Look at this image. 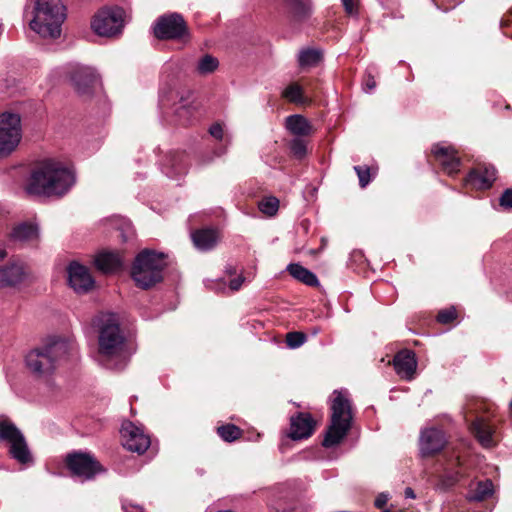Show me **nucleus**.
I'll return each instance as SVG.
<instances>
[{
	"mask_svg": "<svg viewBox=\"0 0 512 512\" xmlns=\"http://www.w3.org/2000/svg\"><path fill=\"white\" fill-rule=\"evenodd\" d=\"M98 349L96 360L109 369H122L129 360L125 337L115 314L104 313L97 318Z\"/></svg>",
	"mask_w": 512,
	"mask_h": 512,
	"instance_id": "1",
	"label": "nucleus"
},
{
	"mask_svg": "<svg viewBox=\"0 0 512 512\" xmlns=\"http://www.w3.org/2000/svg\"><path fill=\"white\" fill-rule=\"evenodd\" d=\"M73 173L54 160L41 162L33 171L28 192L44 196H62L74 184Z\"/></svg>",
	"mask_w": 512,
	"mask_h": 512,
	"instance_id": "2",
	"label": "nucleus"
},
{
	"mask_svg": "<svg viewBox=\"0 0 512 512\" xmlns=\"http://www.w3.org/2000/svg\"><path fill=\"white\" fill-rule=\"evenodd\" d=\"M65 19L66 8L62 0H37L30 27L44 38L55 39L60 36Z\"/></svg>",
	"mask_w": 512,
	"mask_h": 512,
	"instance_id": "3",
	"label": "nucleus"
},
{
	"mask_svg": "<svg viewBox=\"0 0 512 512\" xmlns=\"http://www.w3.org/2000/svg\"><path fill=\"white\" fill-rule=\"evenodd\" d=\"M352 422V408L346 390H335L331 397V423L323 445L332 447L339 444L347 435Z\"/></svg>",
	"mask_w": 512,
	"mask_h": 512,
	"instance_id": "4",
	"label": "nucleus"
},
{
	"mask_svg": "<svg viewBox=\"0 0 512 512\" xmlns=\"http://www.w3.org/2000/svg\"><path fill=\"white\" fill-rule=\"evenodd\" d=\"M66 351L67 345L64 341H52L31 350L26 355V365L35 376L39 378L47 377L56 369L58 361L65 355Z\"/></svg>",
	"mask_w": 512,
	"mask_h": 512,
	"instance_id": "5",
	"label": "nucleus"
},
{
	"mask_svg": "<svg viewBox=\"0 0 512 512\" xmlns=\"http://www.w3.org/2000/svg\"><path fill=\"white\" fill-rule=\"evenodd\" d=\"M166 265L165 255L144 250L136 257L132 267V278L136 285L147 289L160 282Z\"/></svg>",
	"mask_w": 512,
	"mask_h": 512,
	"instance_id": "6",
	"label": "nucleus"
},
{
	"mask_svg": "<svg viewBox=\"0 0 512 512\" xmlns=\"http://www.w3.org/2000/svg\"><path fill=\"white\" fill-rule=\"evenodd\" d=\"M0 441L6 444L10 456L18 463H32V455L23 433L4 415H0Z\"/></svg>",
	"mask_w": 512,
	"mask_h": 512,
	"instance_id": "7",
	"label": "nucleus"
},
{
	"mask_svg": "<svg viewBox=\"0 0 512 512\" xmlns=\"http://www.w3.org/2000/svg\"><path fill=\"white\" fill-rule=\"evenodd\" d=\"M153 35L158 40L188 41L191 37L189 26L184 17L177 12L159 16L153 25Z\"/></svg>",
	"mask_w": 512,
	"mask_h": 512,
	"instance_id": "8",
	"label": "nucleus"
},
{
	"mask_svg": "<svg viewBox=\"0 0 512 512\" xmlns=\"http://www.w3.org/2000/svg\"><path fill=\"white\" fill-rule=\"evenodd\" d=\"M121 8H104L99 10L91 21L92 30L99 36L112 37L121 32L123 27Z\"/></svg>",
	"mask_w": 512,
	"mask_h": 512,
	"instance_id": "9",
	"label": "nucleus"
},
{
	"mask_svg": "<svg viewBox=\"0 0 512 512\" xmlns=\"http://www.w3.org/2000/svg\"><path fill=\"white\" fill-rule=\"evenodd\" d=\"M431 154L447 175H455L460 171L461 158L459 151L447 142H439L431 147Z\"/></svg>",
	"mask_w": 512,
	"mask_h": 512,
	"instance_id": "10",
	"label": "nucleus"
},
{
	"mask_svg": "<svg viewBox=\"0 0 512 512\" xmlns=\"http://www.w3.org/2000/svg\"><path fill=\"white\" fill-rule=\"evenodd\" d=\"M66 464L75 476L84 480H90L102 471L101 465L88 453H71L66 457Z\"/></svg>",
	"mask_w": 512,
	"mask_h": 512,
	"instance_id": "11",
	"label": "nucleus"
},
{
	"mask_svg": "<svg viewBox=\"0 0 512 512\" xmlns=\"http://www.w3.org/2000/svg\"><path fill=\"white\" fill-rule=\"evenodd\" d=\"M74 89L81 97L89 98L94 94L98 76L91 67L76 65L69 71Z\"/></svg>",
	"mask_w": 512,
	"mask_h": 512,
	"instance_id": "12",
	"label": "nucleus"
},
{
	"mask_svg": "<svg viewBox=\"0 0 512 512\" xmlns=\"http://www.w3.org/2000/svg\"><path fill=\"white\" fill-rule=\"evenodd\" d=\"M285 7L289 25L300 29L312 17L314 8L312 0H280Z\"/></svg>",
	"mask_w": 512,
	"mask_h": 512,
	"instance_id": "13",
	"label": "nucleus"
},
{
	"mask_svg": "<svg viewBox=\"0 0 512 512\" xmlns=\"http://www.w3.org/2000/svg\"><path fill=\"white\" fill-rule=\"evenodd\" d=\"M121 437L123 446L132 452L144 453L150 446V437L143 429L130 421L122 424Z\"/></svg>",
	"mask_w": 512,
	"mask_h": 512,
	"instance_id": "14",
	"label": "nucleus"
},
{
	"mask_svg": "<svg viewBox=\"0 0 512 512\" xmlns=\"http://www.w3.org/2000/svg\"><path fill=\"white\" fill-rule=\"evenodd\" d=\"M199 115V103L191 99L190 92L187 93V96L181 95L179 100L173 104L175 125H194V120H196Z\"/></svg>",
	"mask_w": 512,
	"mask_h": 512,
	"instance_id": "15",
	"label": "nucleus"
},
{
	"mask_svg": "<svg viewBox=\"0 0 512 512\" xmlns=\"http://www.w3.org/2000/svg\"><path fill=\"white\" fill-rule=\"evenodd\" d=\"M67 273L68 283L77 294H85L93 289L95 281L87 267L72 262L67 268Z\"/></svg>",
	"mask_w": 512,
	"mask_h": 512,
	"instance_id": "16",
	"label": "nucleus"
},
{
	"mask_svg": "<svg viewBox=\"0 0 512 512\" xmlns=\"http://www.w3.org/2000/svg\"><path fill=\"white\" fill-rule=\"evenodd\" d=\"M446 444V438L441 430L427 428L420 435V452L424 457L433 456L440 452Z\"/></svg>",
	"mask_w": 512,
	"mask_h": 512,
	"instance_id": "17",
	"label": "nucleus"
},
{
	"mask_svg": "<svg viewBox=\"0 0 512 512\" xmlns=\"http://www.w3.org/2000/svg\"><path fill=\"white\" fill-rule=\"evenodd\" d=\"M496 179V169L493 166H481L472 170L465 182L476 189H488Z\"/></svg>",
	"mask_w": 512,
	"mask_h": 512,
	"instance_id": "18",
	"label": "nucleus"
},
{
	"mask_svg": "<svg viewBox=\"0 0 512 512\" xmlns=\"http://www.w3.org/2000/svg\"><path fill=\"white\" fill-rule=\"evenodd\" d=\"M315 422L312 417L306 413H299L291 418L290 437L294 440L308 438L312 435Z\"/></svg>",
	"mask_w": 512,
	"mask_h": 512,
	"instance_id": "19",
	"label": "nucleus"
},
{
	"mask_svg": "<svg viewBox=\"0 0 512 512\" xmlns=\"http://www.w3.org/2000/svg\"><path fill=\"white\" fill-rule=\"evenodd\" d=\"M393 364L397 374L401 378L407 380L413 378L417 367V361L413 352L408 350L399 352L394 357Z\"/></svg>",
	"mask_w": 512,
	"mask_h": 512,
	"instance_id": "20",
	"label": "nucleus"
},
{
	"mask_svg": "<svg viewBox=\"0 0 512 512\" xmlns=\"http://www.w3.org/2000/svg\"><path fill=\"white\" fill-rule=\"evenodd\" d=\"M471 431L483 447L491 448L496 445L495 430L484 419L477 418L471 425Z\"/></svg>",
	"mask_w": 512,
	"mask_h": 512,
	"instance_id": "21",
	"label": "nucleus"
},
{
	"mask_svg": "<svg viewBox=\"0 0 512 512\" xmlns=\"http://www.w3.org/2000/svg\"><path fill=\"white\" fill-rule=\"evenodd\" d=\"M191 238L198 250L209 251L217 245L221 236L218 230L205 228L194 231Z\"/></svg>",
	"mask_w": 512,
	"mask_h": 512,
	"instance_id": "22",
	"label": "nucleus"
},
{
	"mask_svg": "<svg viewBox=\"0 0 512 512\" xmlns=\"http://www.w3.org/2000/svg\"><path fill=\"white\" fill-rule=\"evenodd\" d=\"M96 267L104 273L118 270L123 265V258L118 252L103 251L95 258Z\"/></svg>",
	"mask_w": 512,
	"mask_h": 512,
	"instance_id": "23",
	"label": "nucleus"
},
{
	"mask_svg": "<svg viewBox=\"0 0 512 512\" xmlns=\"http://www.w3.org/2000/svg\"><path fill=\"white\" fill-rule=\"evenodd\" d=\"M10 238L14 242L19 243H32L39 238L38 226L34 223L24 222L12 230Z\"/></svg>",
	"mask_w": 512,
	"mask_h": 512,
	"instance_id": "24",
	"label": "nucleus"
},
{
	"mask_svg": "<svg viewBox=\"0 0 512 512\" xmlns=\"http://www.w3.org/2000/svg\"><path fill=\"white\" fill-rule=\"evenodd\" d=\"M21 130H0V158L9 156L20 144Z\"/></svg>",
	"mask_w": 512,
	"mask_h": 512,
	"instance_id": "25",
	"label": "nucleus"
},
{
	"mask_svg": "<svg viewBox=\"0 0 512 512\" xmlns=\"http://www.w3.org/2000/svg\"><path fill=\"white\" fill-rule=\"evenodd\" d=\"M26 275L22 263H12L0 269V285H15L20 283Z\"/></svg>",
	"mask_w": 512,
	"mask_h": 512,
	"instance_id": "26",
	"label": "nucleus"
},
{
	"mask_svg": "<svg viewBox=\"0 0 512 512\" xmlns=\"http://www.w3.org/2000/svg\"><path fill=\"white\" fill-rule=\"evenodd\" d=\"M494 492L491 480L479 481L470 485L468 499L471 501H482L492 496Z\"/></svg>",
	"mask_w": 512,
	"mask_h": 512,
	"instance_id": "27",
	"label": "nucleus"
},
{
	"mask_svg": "<svg viewBox=\"0 0 512 512\" xmlns=\"http://www.w3.org/2000/svg\"><path fill=\"white\" fill-rule=\"evenodd\" d=\"M323 59L320 50L314 48H306L299 52L298 65L301 69L316 67Z\"/></svg>",
	"mask_w": 512,
	"mask_h": 512,
	"instance_id": "28",
	"label": "nucleus"
},
{
	"mask_svg": "<svg viewBox=\"0 0 512 512\" xmlns=\"http://www.w3.org/2000/svg\"><path fill=\"white\" fill-rule=\"evenodd\" d=\"M287 270L292 277L306 285L317 286L319 284L316 275L300 264H289Z\"/></svg>",
	"mask_w": 512,
	"mask_h": 512,
	"instance_id": "29",
	"label": "nucleus"
},
{
	"mask_svg": "<svg viewBox=\"0 0 512 512\" xmlns=\"http://www.w3.org/2000/svg\"><path fill=\"white\" fill-rule=\"evenodd\" d=\"M282 97L294 104H307L310 102L307 96H305L302 87L294 82L288 85L282 92Z\"/></svg>",
	"mask_w": 512,
	"mask_h": 512,
	"instance_id": "30",
	"label": "nucleus"
},
{
	"mask_svg": "<svg viewBox=\"0 0 512 512\" xmlns=\"http://www.w3.org/2000/svg\"><path fill=\"white\" fill-rule=\"evenodd\" d=\"M293 139L291 140V150L293 154L301 158L306 154L307 151V140L309 130H292Z\"/></svg>",
	"mask_w": 512,
	"mask_h": 512,
	"instance_id": "31",
	"label": "nucleus"
},
{
	"mask_svg": "<svg viewBox=\"0 0 512 512\" xmlns=\"http://www.w3.org/2000/svg\"><path fill=\"white\" fill-rule=\"evenodd\" d=\"M219 65L217 58L210 54H206L200 58L197 65V72L201 75L213 73Z\"/></svg>",
	"mask_w": 512,
	"mask_h": 512,
	"instance_id": "32",
	"label": "nucleus"
},
{
	"mask_svg": "<svg viewBox=\"0 0 512 512\" xmlns=\"http://www.w3.org/2000/svg\"><path fill=\"white\" fill-rule=\"evenodd\" d=\"M218 435L226 442H233L240 438L242 431L233 424L222 425L217 428Z\"/></svg>",
	"mask_w": 512,
	"mask_h": 512,
	"instance_id": "33",
	"label": "nucleus"
},
{
	"mask_svg": "<svg viewBox=\"0 0 512 512\" xmlns=\"http://www.w3.org/2000/svg\"><path fill=\"white\" fill-rule=\"evenodd\" d=\"M258 208L263 214L274 216L279 209V200L273 196L265 197L258 203Z\"/></svg>",
	"mask_w": 512,
	"mask_h": 512,
	"instance_id": "34",
	"label": "nucleus"
},
{
	"mask_svg": "<svg viewBox=\"0 0 512 512\" xmlns=\"http://www.w3.org/2000/svg\"><path fill=\"white\" fill-rule=\"evenodd\" d=\"M20 125L19 114L8 111L0 113V128H21Z\"/></svg>",
	"mask_w": 512,
	"mask_h": 512,
	"instance_id": "35",
	"label": "nucleus"
},
{
	"mask_svg": "<svg viewBox=\"0 0 512 512\" xmlns=\"http://www.w3.org/2000/svg\"><path fill=\"white\" fill-rule=\"evenodd\" d=\"M285 128H311L308 120L299 114L290 115L285 120Z\"/></svg>",
	"mask_w": 512,
	"mask_h": 512,
	"instance_id": "36",
	"label": "nucleus"
},
{
	"mask_svg": "<svg viewBox=\"0 0 512 512\" xmlns=\"http://www.w3.org/2000/svg\"><path fill=\"white\" fill-rule=\"evenodd\" d=\"M306 341L305 334L301 332H289L286 335V343L289 348L295 349L303 345Z\"/></svg>",
	"mask_w": 512,
	"mask_h": 512,
	"instance_id": "37",
	"label": "nucleus"
},
{
	"mask_svg": "<svg viewBox=\"0 0 512 512\" xmlns=\"http://www.w3.org/2000/svg\"><path fill=\"white\" fill-rule=\"evenodd\" d=\"M355 172L359 178V184L362 188L366 187L371 180L370 168L368 166H355Z\"/></svg>",
	"mask_w": 512,
	"mask_h": 512,
	"instance_id": "38",
	"label": "nucleus"
},
{
	"mask_svg": "<svg viewBox=\"0 0 512 512\" xmlns=\"http://www.w3.org/2000/svg\"><path fill=\"white\" fill-rule=\"evenodd\" d=\"M457 317L456 309L454 307H450L448 309H444L438 313L437 320L440 323L447 324L455 320Z\"/></svg>",
	"mask_w": 512,
	"mask_h": 512,
	"instance_id": "39",
	"label": "nucleus"
},
{
	"mask_svg": "<svg viewBox=\"0 0 512 512\" xmlns=\"http://www.w3.org/2000/svg\"><path fill=\"white\" fill-rule=\"evenodd\" d=\"M501 29L506 36L512 38V9L509 16L503 17L500 23Z\"/></svg>",
	"mask_w": 512,
	"mask_h": 512,
	"instance_id": "40",
	"label": "nucleus"
},
{
	"mask_svg": "<svg viewBox=\"0 0 512 512\" xmlns=\"http://www.w3.org/2000/svg\"><path fill=\"white\" fill-rule=\"evenodd\" d=\"M500 205L505 208H512V189H507L500 198Z\"/></svg>",
	"mask_w": 512,
	"mask_h": 512,
	"instance_id": "41",
	"label": "nucleus"
},
{
	"mask_svg": "<svg viewBox=\"0 0 512 512\" xmlns=\"http://www.w3.org/2000/svg\"><path fill=\"white\" fill-rule=\"evenodd\" d=\"M344 10L347 14L353 15L357 13V5L355 0H341Z\"/></svg>",
	"mask_w": 512,
	"mask_h": 512,
	"instance_id": "42",
	"label": "nucleus"
},
{
	"mask_svg": "<svg viewBox=\"0 0 512 512\" xmlns=\"http://www.w3.org/2000/svg\"><path fill=\"white\" fill-rule=\"evenodd\" d=\"M243 282H244V278L241 276H238L237 278H234L230 281L229 287L232 291H237L241 288Z\"/></svg>",
	"mask_w": 512,
	"mask_h": 512,
	"instance_id": "43",
	"label": "nucleus"
},
{
	"mask_svg": "<svg viewBox=\"0 0 512 512\" xmlns=\"http://www.w3.org/2000/svg\"><path fill=\"white\" fill-rule=\"evenodd\" d=\"M365 89L371 91L376 87V81L371 74H368L364 80Z\"/></svg>",
	"mask_w": 512,
	"mask_h": 512,
	"instance_id": "44",
	"label": "nucleus"
},
{
	"mask_svg": "<svg viewBox=\"0 0 512 512\" xmlns=\"http://www.w3.org/2000/svg\"><path fill=\"white\" fill-rule=\"evenodd\" d=\"M122 507H123V510L124 512H144L143 511V508L138 506V505H134V504H131V503H123L122 504Z\"/></svg>",
	"mask_w": 512,
	"mask_h": 512,
	"instance_id": "45",
	"label": "nucleus"
},
{
	"mask_svg": "<svg viewBox=\"0 0 512 512\" xmlns=\"http://www.w3.org/2000/svg\"><path fill=\"white\" fill-rule=\"evenodd\" d=\"M387 501H388V495L387 494H380L375 499V506L377 508H382L387 503Z\"/></svg>",
	"mask_w": 512,
	"mask_h": 512,
	"instance_id": "46",
	"label": "nucleus"
},
{
	"mask_svg": "<svg viewBox=\"0 0 512 512\" xmlns=\"http://www.w3.org/2000/svg\"><path fill=\"white\" fill-rule=\"evenodd\" d=\"M211 136L217 140H222L224 138L225 130H209Z\"/></svg>",
	"mask_w": 512,
	"mask_h": 512,
	"instance_id": "47",
	"label": "nucleus"
},
{
	"mask_svg": "<svg viewBox=\"0 0 512 512\" xmlns=\"http://www.w3.org/2000/svg\"><path fill=\"white\" fill-rule=\"evenodd\" d=\"M404 494H405V497H406V498H415V493H414L413 489H412V488H410V487H407V488L405 489Z\"/></svg>",
	"mask_w": 512,
	"mask_h": 512,
	"instance_id": "48",
	"label": "nucleus"
},
{
	"mask_svg": "<svg viewBox=\"0 0 512 512\" xmlns=\"http://www.w3.org/2000/svg\"><path fill=\"white\" fill-rule=\"evenodd\" d=\"M209 128L217 129V128H222V126H221V124H220V123L215 122V123H213Z\"/></svg>",
	"mask_w": 512,
	"mask_h": 512,
	"instance_id": "49",
	"label": "nucleus"
},
{
	"mask_svg": "<svg viewBox=\"0 0 512 512\" xmlns=\"http://www.w3.org/2000/svg\"><path fill=\"white\" fill-rule=\"evenodd\" d=\"M3 26L0 24V35L3 33Z\"/></svg>",
	"mask_w": 512,
	"mask_h": 512,
	"instance_id": "50",
	"label": "nucleus"
},
{
	"mask_svg": "<svg viewBox=\"0 0 512 512\" xmlns=\"http://www.w3.org/2000/svg\"><path fill=\"white\" fill-rule=\"evenodd\" d=\"M5 253L0 251V258H4Z\"/></svg>",
	"mask_w": 512,
	"mask_h": 512,
	"instance_id": "51",
	"label": "nucleus"
},
{
	"mask_svg": "<svg viewBox=\"0 0 512 512\" xmlns=\"http://www.w3.org/2000/svg\"><path fill=\"white\" fill-rule=\"evenodd\" d=\"M457 464L459 465L460 464V461H459V458L457 457L456 460Z\"/></svg>",
	"mask_w": 512,
	"mask_h": 512,
	"instance_id": "52",
	"label": "nucleus"
},
{
	"mask_svg": "<svg viewBox=\"0 0 512 512\" xmlns=\"http://www.w3.org/2000/svg\"><path fill=\"white\" fill-rule=\"evenodd\" d=\"M510 407H511V410H512V400H511V403H510Z\"/></svg>",
	"mask_w": 512,
	"mask_h": 512,
	"instance_id": "53",
	"label": "nucleus"
},
{
	"mask_svg": "<svg viewBox=\"0 0 512 512\" xmlns=\"http://www.w3.org/2000/svg\"><path fill=\"white\" fill-rule=\"evenodd\" d=\"M384 512H389L388 510H385Z\"/></svg>",
	"mask_w": 512,
	"mask_h": 512,
	"instance_id": "54",
	"label": "nucleus"
}]
</instances>
